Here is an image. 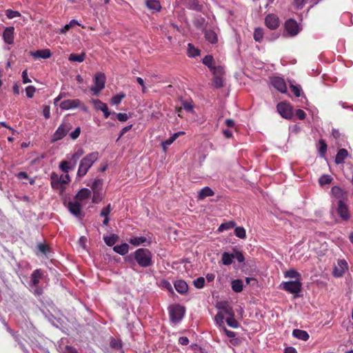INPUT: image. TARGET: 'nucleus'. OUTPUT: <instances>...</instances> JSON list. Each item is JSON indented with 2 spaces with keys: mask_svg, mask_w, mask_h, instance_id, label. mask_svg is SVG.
<instances>
[{
  "mask_svg": "<svg viewBox=\"0 0 353 353\" xmlns=\"http://www.w3.org/2000/svg\"><path fill=\"white\" fill-rule=\"evenodd\" d=\"M125 260L129 263L137 262L141 268H148L153 265L152 254L147 248H139L131 253Z\"/></svg>",
  "mask_w": 353,
  "mask_h": 353,
  "instance_id": "1",
  "label": "nucleus"
},
{
  "mask_svg": "<svg viewBox=\"0 0 353 353\" xmlns=\"http://www.w3.org/2000/svg\"><path fill=\"white\" fill-rule=\"evenodd\" d=\"M99 159V153L97 152H93L87 154L83 157L79 163V169L77 171V176L81 178L84 176L88 170L92 167L94 162Z\"/></svg>",
  "mask_w": 353,
  "mask_h": 353,
  "instance_id": "2",
  "label": "nucleus"
},
{
  "mask_svg": "<svg viewBox=\"0 0 353 353\" xmlns=\"http://www.w3.org/2000/svg\"><path fill=\"white\" fill-rule=\"evenodd\" d=\"M72 126L69 122H63L59 125L57 130L52 135V141L55 142L62 139L68 132L72 129Z\"/></svg>",
  "mask_w": 353,
  "mask_h": 353,
  "instance_id": "3",
  "label": "nucleus"
},
{
  "mask_svg": "<svg viewBox=\"0 0 353 353\" xmlns=\"http://www.w3.org/2000/svg\"><path fill=\"white\" fill-rule=\"evenodd\" d=\"M105 82V76L102 72H98L94 78V85L91 88L93 94L98 95L99 92L104 88Z\"/></svg>",
  "mask_w": 353,
  "mask_h": 353,
  "instance_id": "4",
  "label": "nucleus"
},
{
  "mask_svg": "<svg viewBox=\"0 0 353 353\" xmlns=\"http://www.w3.org/2000/svg\"><path fill=\"white\" fill-rule=\"evenodd\" d=\"M185 314V308L178 304L174 305L170 308V316L172 321L178 323L183 317Z\"/></svg>",
  "mask_w": 353,
  "mask_h": 353,
  "instance_id": "5",
  "label": "nucleus"
},
{
  "mask_svg": "<svg viewBox=\"0 0 353 353\" xmlns=\"http://www.w3.org/2000/svg\"><path fill=\"white\" fill-rule=\"evenodd\" d=\"M59 106L62 110H70L77 108H81L83 110H86L85 106L79 99H68L63 101L59 104Z\"/></svg>",
  "mask_w": 353,
  "mask_h": 353,
  "instance_id": "6",
  "label": "nucleus"
},
{
  "mask_svg": "<svg viewBox=\"0 0 353 353\" xmlns=\"http://www.w3.org/2000/svg\"><path fill=\"white\" fill-rule=\"evenodd\" d=\"M283 288L292 294H298L302 288V283L300 280L291 281L283 283Z\"/></svg>",
  "mask_w": 353,
  "mask_h": 353,
  "instance_id": "7",
  "label": "nucleus"
},
{
  "mask_svg": "<svg viewBox=\"0 0 353 353\" xmlns=\"http://www.w3.org/2000/svg\"><path fill=\"white\" fill-rule=\"evenodd\" d=\"M276 108L282 117L287 119H290L292 117V108L289 103L280 102L277 104Z\"/></svg>",
  "mask_w": 353,
  "mask_h": 353,
  "instance_id": "8",
  "label": "nucleus"
},
{
  "mask_svg": "<svg viewBox=\"0 0 353 353\" xmlns=\"http://www.w3.org/2000/svg\"><path fill=\"white\" fill-rule=\"evenodd\" d=\"M337 205V213L343 220H347L350 217L348 208L345 201H336Z\"/></svg>",
  "mask_w": 353,
  "mask_h": 353,
  "instance_id": "9",
  "label": "nucleus"
},
{
  "mask_svg": "<svg viewBox=\"0 0 353 353\" xmlns=\"http://www.w3.org/2000/svg\"><path fill=\"white\" fill-rule=\"evenodd\" d=\"M271 83L277 90L282 93L287 92V86L284 79L281 77H275L271 79Z\"/></svg>",
  "mask_w": 353,
  "mask_h": 353,
  "instance_id": "10",
  "label": "nucleus"
},
{
  "mask_svg": "<svg viewBox=\"0 0 353 353\" xmlns=\"http://www.w3.org/2000/svg\"><path fill=\"white\" fill-rule=\"evenodd\" d=\"M265 23L270 29L275 30L279 26V19L276 15L269 14L265 17Z\"/></svg>",
  "mask_w": 353,
  "mask_h": 353,
  "instance_id": "11",
  "label": "nucleus"
},
{
  "mask_svg": "<svg viewBox=\"0 0 353 353\" xmlns=\"http://www.w3.org/2000/svg\"><path fill=\"white\" fill-rule=\"evenodd\" d=\"M51 185L54 190H59L63 192L65 189L64 184L61 181V178L57 173L52 172L50 176Z\"/></svg>",
  "mask_w": 353,
  "mask_h": 353,
  "instance_id": "12",
  "label": "nucleus"
},
{
  "mask_svg": "<svg viewBox=\"0 0 353 353\" xmlns=\"http://www.w3.org/2000/svg\"><path fill=\"white\" fill-rule=\"evenodd\" d=\"M285 30L290 36H295L299 32L298 23L294 19H289L285 24Z\"/></svg>",
  "mask_w": 353,
  "mask_h": 353,
  "instance_id": "13",
  "label": "nucleus"
},
{
  "mask_svg": "<svg viewBox=\"0 0 353 353\" xmlns=\"http://www.w3.org/2000/svg\"><path fill=\"white\" fill-rule=\"evenodd\" d=\"M14 28L12 26L6 28L3 32V38L4 41L8 44L14 43Z\"/></svg>",
  "mask_w": 353,
  "mask_h": 353,
  "instance_id": "14",
  "label": "nucleus"
},
{
  "mask_svg": "<svg viewBox=\"0 0 353 353\" xmlns=\"http://www.w3.org/2000/svg\"><path fill=\"white\" fill-rule=\"evenodd\" d=\"M82 206L78 201L69 202L68 210L71 214L76 216H79L81 214Z\"/></svg>",
  "mask_w": 353,
  "mask_h": 353,
  "instance_id": "15",
  "label": "nucleus"
},
{
  "mask_svg": "<svg viewBox=\"0 0 353 353\" xmlns=\"http://www.w3.org/2000/svg\"><path fill=\"white\" fill-rule=\"evenodd\" d=\"M331 192L332 195L336 199V201H345L347 199L346 192L338 186H334L331 190Z\"/></svg>",
  "mask_w": 353,
  "mask_h": 353,
  "instance_id": "16",
  "label": "nucleus"
},
{
  "mask_svg": "<svg viewBox=\"0 0 353 353\" xmlns=\"http://www.w3.org/2000/svg\"><path fill=\"white\" fill-rule=\"evenodd\" d=\"M218 308L224 315L225 314L228 316V317L231 316H234V313L232 308L226 302H222L219 303Z\"/></svg>",
  "mask_w": 353,
  "mask_h": 353,
  "instance_id": "17",
  "label": "nucleus"
},
{
  "mask_svg": "<svg viewBox=\"0 0 353 353\" xmlns=\"http://www.w3.org/2000/svg\"><path fill=\"white\" fill-rule=\"evenodd\" d=\"M91 191L88 188L81 189L76 194L75 199L77 201H83L85 199L90 196Z\"/></svg>",
  "mask_w": 353,
  "mask_h": 353,
  "instance_id": "18",
  "label": "nucleus"
},
{
  "mask_svg": "<svg viewBox=\"0 0 353 353\" xmlns=\"http://www.w3.org/2000/svg\"><path fill=\"white\" fill-rule=\"evenodd\" d=\"M31 55L34 58L48 59L51 57L52 54L49 49H43L31 52Z\"/></svg>",
  "mask_w": 353,
  "mask_h": 353,
  "instance_id": "19",
  "label": "nucleus"
},
{
  "mask_svg": "<svg viewBox=\"0 0 353 353\" xmlns=\"http://www.w3.org/2000/svg\"><path fill=\"white\" fill-rule=\"evenodd\" d=\"M174 288L180 294H185L187 292L188 286L185 281L183 280H178L174 283Z\"/></svg>",
  "mask_w": 353,
  "mask_h": 353,
  "instance_id": "20",
  "label": "nucleus"
},
{
  "mask_svg": "<svg viewBox=\"0 0 353 353\" xmlns=\"http://www.w3.org/2000/svg\"><path fill=\"white\" fill-rule=\"evenodd\" d=\"M292 335L294 337L304 341H307L310 337L308 333L306 331L299 329L294 330Z\"/></svg>",
  "mask_w": 353,
  "mask_h": 353,
  "instance_id": "21",
  "label": "nucleus"
},
{
  "mask_svg": "<svg viewBox=\"0 0 353 353\" xmlns=\"http://www.w3.org/2000/svg\"><path fill=\"white\" fill-rule=\"evenodd\" d=\"M183 133H184L183 132H176L172 137H170L169 139L163 141L161 143V145H162L163 150L165 151L167 148L170 145H171L179 137L180 134H183Z\"/></svg>",
  "mask_w": 353,
  "mask_h": 353,
  "instance_id": "22",
  "label": "nucleus"
},
{
  "mask_svg": "<svg viewBox=\"0 0 353 353\" xmlns=\"http://www.w3.org/2000/svg\"><path fill=\"white\" fill-rule=\"evenodd\" d=\"M214 194V191L210 188L205 187L199 192L198 199L199 200H203L207 196H213Z\"/></svg>",
  "mask_w": 353,
  "mask_h": 353,
  "instance_id": "23",
  "label": "nucleus"
},
{
  "mask_svg": "<svg viewBox=\"0 0 353 353\" xmlns=\"http://www.w3.org/2000/svg\"><path fill=\"white\" fill-rule=\"evenodd\" d=\"M84 154V150L83 148H78L74 153L71 156V158L70 159V164H72L74 167L78 161V160L80 159V157Z\"/></svg>",
  "mask_w": 353,
  "mask_h": 353,
  "instance_id": "24",
  "label": "nucleus"
},
{
  "mask_svg": "<svg viewBox=\"0 0 353 353\" xmlns=\"http://www.w3.org/2000/svg\"><path fill=\"white\" fill-rule=\"evenodd\" d=\"M348 152L345 149H340L336 156L335 163L336 164H341L343 163L345 159L347 157Z\"/></svg>",
  "mask_w": 353,
  "mask_h": 353,
  "instance_id": "25",
  "label": "nucleus"
},
{
  "mask_svg": "<svg viewBox=\"0 0 353 353\" xmlns=\"http://www.w3.org/2000/svg\"><path fill=\"white\" fill-rule=\"evenodd\" d=\"M93 193H101L103 188V181L101 179H95L90 185Z\"/></svg>",
  "mask_w": 353,
  "mask_h": 353,
  "instance_id": "26",
  "label": "nucleus"
},
{
  "mask_svg": "<svg viewBox=\"0 0 353 353\" xmlns=\"http://www.w3.org/2000/svg\"><path fill=\"white\" fill-rule=\"evenodd\" d=\"M85 56L86 54L84 52L79 54L72 53L69 55L68 60L71 62L81 63L85 60Z\"/></svg>",
  "mask_w": 353,
  "mask_h": 353,
  "instance_id": "27",
  "label": "nucleus"
},
{
  "mask_svg": "<svg viewBox=\"0 0 353 353\" xmlns=\"http://www.w3.org/2000/svg\"><path fill=\"white\" fill-rule=\"evenodd\" d=\"M146 6L154 12L159 11L161 8L159 1L157 0H148L146 1Z\"/></svg>",
  "mask_w": 353,
  "mask_h": 353,
  "instance_id": "28",
  "label": "nucleus"
},
{
  "mask_svg": "<svg viewBox=\"0 0 353 353\" xmlns=\"http://www.w3.org/2000/svg\"><path fill=\"white\" fill-rule=\"evenodd\" d=\"M113 250L121 255H125L129 251V245L127 243H122L114 246Z\"/></svg>",
  "mask_w": 353,
  "mask_h": 353,
  "instance_id": "29",
  "label": "nucleus"
},
{
  "mask_svg": "<svg viewBox=\"0 0 353 353\" xmlns=\"http://www.w3.org/2000/svg\"><path fill=\"white\" fill-rule=\"evenodd\" d=\"M205 37L206 40L211 43H216L217 42V35L215 32L212 30H206L205 31Z\"/></svg>",
  "mask_w": 353,
  "mask_h": 353,
  "instance_id": "30",
  "label": "nucleus"
},
{
  "mask_svg": "<svg viewBox=\"0 0 353 353\" xmlns=\"http://www.w3.org/2000/svg\"><path fill=\"white\" fill-rule=\"evenodd\" d=\"M43 273L40 270H34L31 275V282L33 285H37L39 280L42 278Z\"/></svg>",
  "mask_w": 353,
  "mask_h": 353,
  "instance_id": "31",
  "label": "nucleus"
},
{
  "mask_svg": "<svg viewBox=\"0 0 353 353\" xmlns=\"http://www.w3.org/2000/svg\"><path fill=\"white\" fill-rule=\"evenodd\" d=\"M129 242L135 245V246H138L139 245H141V244H143L146 242L148 243V244L150 243V241H148V239L144 237V236H139V237H133V238H131L130 240H129Z\"/></svg>",
  "mask_w": 353,
  "mask_h": 353,
  "instance_id": "32",
  "label": "nucleus"
},
{
  "mask_svg": "<svg viewBox=\"0 0 353 353\" xmlns=\"http://www.w3.org/2000/svg\"><path fill=\"white\" fill-rule=\"evenodd\" d=\"M234 259V254H229L228 252H223L222 254V263L225 265H229L232 264L233 259Z\"/></svg>",
  "mask_w": 353,
  "mask_h": 353,
  "instance_id": "33",
  "label": "nucleus"
},
{
  "mask_svg": "<svg viewBox=\"0 0 353 353\" xmlns=\"http://www.w3.org/2000/svg\"><path fill=\"white\" fill-rule=\"evenodd\" d=\"M103 240L108 246H112L118 241L119 236L115 234L110 236H103Z\"/></svg>",
  "mask_w": 353,
  "mask_h": 353,
  "instance_id": "34",
  "label": "nucleus"
},
{
  "mask_svg": "<svg viewBox=\"0 0 353 353\" xmlns=\"http://www.w3.org/2000/svg\"><path fill=\"white\" fill-rule=\"evenodd\" d=\"M60 169L65 173H68L70 170H73L75 167L70 164L69 161H63L59 165Z\"/></svg>",
  "mask_w": 353,
  "mask_h": 353,
  "instance_id": "35",
  "label": "nucleus"
},
{
  "mask_svg": "<svg viewBox=\"0 0 353 353\" xmlns=\"http://www.w3.org/2000/svg\"><path fill=\"white\" fill-rule=\"evenodd\" d=\"M285 277L295 279V280H301V274L296 270L291 269L285 272Z\"/></svg>",
  "mask_w": 353,
  "mask_h": 353,
  "instance_id": "36",
  "label": "nucleus"
},
{
  "mask_svg": "<svg viewBox=\"0 0 353 353\" xmlns=\"http://www.w3.org/2000/svg\"><path fill=\"white\" fill-rule=\"evenodd\" d=\"M232 288L236 292H241L243 290V282L240 279L234 280L232 282Z\"/></svg>",
  "mask_w": 353,
  "mask_h": 353,
  "instance_id": "37",
  "label": "nucleus"
},
{
  "mask_svg": "<svg viewBox=\"0 0 353 353\" xmlns=\"http://www.w3.org/2000/svg\"><path fill=\"white\" fill-rule=\"evenodd\" d=\"M235 226V223L234 221H228L226 223H223L220 225V226L218 228V232H222L225 230H230L231 228H233Z\"/></svg>",
  "mask_w": 353,
  "mask_h": 353,
  "instance_id": "38",
  "label": "nucleus"
},
{
  "mask_svg": "<svg viewBox=\"0 0 353 353\" xmlns=\"http://www.w3.org/2000/svg\"><path fill=\"white\" fill-rule=\"evenodd\" d=\"M214 321L216 322V324L219 325L221 330L223 329V327L224 326V314L219 312L216 314V315L214 317Z\"/></svg>",
  "mask_w": 353,
  "mask_h": 353,
  "instance_id": "39",
  "label": "nucleus"
},
{
  "mask_svg": "<svg viewBox=\"0 0 353 353\" xmlns=\"http://www.w3.org/2000/svg\"><path fill=\"white\" fill-rule=\"evenodd\" d=\"M263 38V30L260 28H257L254 32V39L256 41L261 43Z\"/></svg>",
  "mask_w": 353,
  "mask_h": 353,
  "instance_id": "40",
  "label": "nucleus"
},
{
  "mask_svg": "<svg viewBox=\"0 0 353 353\" xmlns=\"http://www.w3.org/2000/svg\"><path fill=\"white\" fill-rule=\"evenodd\" d=\"M189 8L196 11H201L203 6L198 0H191L189 3Z\"/></svg>",
  "mask_w": 353,
  "mask_h": 353,
  "instance_id": "41",
  "label": "nucleus"
},
{
  "mask_svg": "<svg viewBox=\"0 0 353 353\" xmlns=\"http://www.w3.org/2000/svg\"><path fill=\"white\" fill-rule=\"evenodd\" d=\"M188 54L190 57H195L199 54V50L194 47L192 43H188Z\"/></svg>",
  "mask_w": 353,
  "mask_h": 353,
  "instance_id": "42",
  "label": "nucleus"
},
{
  "mask_svg": "<svg viewBox=\"0 0 353 353\" xmlns=\"http://www.w3.org/2000/svg\"><path fill=\"white\" fill-rule=\"evenodd\" d=\"M125 94L124 93H120L114 95L111 99V103L112 105H118L121 103V100L125 98Z\"/></svg>",
  "mask_w": 353,
  "mask_h": 353,
  "instance_id": "43",
  "label": "nucleus"
},
{
  "mask_svg": "<svg viewBox=\"0 0 353 353\" xmlns=\"http://www.w3.org/2000/svg\"><path fill=\"white\" fill-rule=\"evenodd\" d=\"M234 234L240 239H245L246 236L245 230L243 227H236L234 230Z\"/></svg>",
  "mask_w": 353,
  "mask_h": 353,
  "instance_id": "44",
  "label": "nucleus"
},
{
  "mask_svg": "<svg viewBox=\"0 0 353 353\" xmlns=\"http://www.w3.org/2000/svg\"><path fill=\"white\" fill-rule=\"evenodd\" d=\"M210 70L212 72L214 77H223L224 74L223 68L221 66L213 67Z\"/></svg>",
  "mask_w": 353,
  "mask_h": 353,
  "instance_id": "45",
  "label": "nucleus"
},
{
  "mask_svg": "<svg viewBox=\"0 0 353 353\" xmlns=\"http://www.w3.org/2000/svg\"><path fill=\"white\" fill-rule=\"evenodd\" d=\"M226 323L229 326H230L233 328H236L239 326V323L234 319V316H231L228 317L226 319Z\"/></svg>",
  "mask_w": 353,
  "mask_h": 353,
  "instance_id": "46",
  "label": "nucleus"
},
{
  "mask_svg": "<svg viewBox=\"0 0 353 353\" xmlns=\"http://www.w3.org/2000/svg\"><path fill=\"white\" fill-rule=\"evenodd\" d=\"M319 150L320 155L321 157H324L325 154L326 152V150H327V144L322 139L319 140Z\"/></svg>",
  "mask_w": 353,
  "mask_h": 353,
  "instance_id": "47",
  "label": "nucleus"
},
{
  "mask_svg": "<svg viewBox=\"0 0 353 353\" xmlns=\"http://www.w3.org/2000/svg\"><path fill=\"white\" fill-rule=\"evenodd\" d=\"M79 25L77 21L72 19L70 21V22L68 24H66L61 30V33H65L67 32L72 27H73L74 25Z\"/></svg>",
  "mask_w": 353,
  "mask_h": 353,
  "instance_id": "48",
  "label": "nucleus"
},
{
  "mask_svg": "<svg viewBox=\"0 0 353 353\" xmlns=\"http://www.w3.org/2000/svg\"><path fill=\"white\" fill-rule=\"evenodd\" d=\"M213 84L217 88H222L223 86V77H214Z\"/></svg>",
  "mask_w": 353,
  "mask_h": 353,
  "instance_id": "49",
  "label": "nucleus"
},
{
  "mask_svg": "<svg viewBox=\"0 0 353 353\" xmlns=\"http://www.w3.org/2000/svg\"><path fill=\"white\" fill-rule=\"evenodd\" d=\"M332 177L330 175H323L320 177L319 181L321 185L329 184L332 182Z\"/></svg>",
  "mask_w": 353,
  "mask_h": 353,
  "instance_id": "50",
  "label": "nucleus"
},
{
  "mask_svg": "<svg viewBox=\"0 0 353 353\" xmlns=\"http://www.w3.org/2000/svg\"><path fill=\"white\" fill-rule=\"evenodd\" d=\"M95 108L97 110H101L102 112L104 110H106V108H108V105L106 103H103L102 101L99 100H95L94 101Z\"/></svg>",
  "mask_w": 353,
  "mask_h": 353,
  "instance_id": "51",
  "label": "nucleus"
},
{
  "mask_svg": "<svg viewBox=\"0 0 353 353\" xmlns=\"http://www.w3.org/2000/svg\"><path fill=\"white\" fill-rule=\"evenodd\" d=\"M194 285L199 289H201L204 286L205 279L203 277H199L193 281Z\"/></svg>",
  "mask_w": 353,
  "mask_h": 353,
  "instance_id": "52",
  "label": "nucleus"
},
{
  "mask_svg": "<svg viewBox=\"0 0 353 353\" xmlns=\"http://www.w3.org/2000/svg\"><path fill=\"white\" fill-rule=\"evenodd\" d=\"M213 62V57L211 55H207L203 59V63L207 65L210 70L213 68L212 63Z\"/></svg>",
  "mask_w": 353,
  "mask_h": 353,
  "instance_id": "53",
  "label": "nucleus"
},
{
  "mask_svg": "<svg viewBox=\"0 0 353 353\" xmlns=\"http://www.w3.org/2000/svg\"><path fill=\"white\" fill-rule=\"evenodd\" d=\"M6 15L8 19H13L14 17H20L21 14L18 11H14L12 10H7L6 12Z\"/></svg>",
  "mask_w": 353,
  "mask_h": 353,
  "instance_id": "54",
  "label": "nucleus"
},
{
  "mask_svg": "<svg viewBox=\"0 0 353 353\" xmlns=\"http://www.w3.org/2000/svg\"><path fill=\"white\" fill-rule=\"evenodd\" d=\"M290 89H291V91L294 93V94L296 97H299L301 96V88L299 85H294L291 84Z\"/></svg>",
  "mask_w": 353,
  "mask_h": 353,
  "instance_id": "55",
  "label": "nucleus"
},
{
  "mask_svg": "<svg viewBox=\"0 0 353 353\" xmlns=\"http://www.w3.org/2000/svg\"><path fill=\"white\" fill-rule=\"evenodd\" d=\"M110 346L112 348L119 350L121 349L122 347L121 342L120 341L116 340L114 339H112L110 341Z\"/></svg>",
  "mask_w": 353,
  "mask_h": 353,
  "instance_id": "56",
  "label": "nucleus"
},
{
  "mask_svg": "<svg viewBox=\"0 0 353 353\" xmlns=\"http://www.w3.org/2000/svg\"><path fill=\"white\" fill-rule=\"evenodd\" d=\"M37 249L40 252L45 254H46L49 252V248L46 245L43 243L38 244Z\"/></svg>",
  "mask_w": 353,
  "mask_h": 353,
  "instance_id": "57",
  "label": "nucleus"
},
{
  "mask_svg": "<svg viewBox=\"0 0 353 353\" xmlns=\"http://www.w3.org/2000/svg\"><path fill=\"white\" fill-rule=\"evenodd\" d=\"M26 92L28 98H32L35 92V88L32 85L28 86L26 88Z\"/></svg>",
  "mask_w": 353,
  "mask_h": 353,
  "instance_id": "58",
  "label": "nucleus"
},
{
  "mask_svg": "<svg viewBox=\"0 0 353 353\" xmlns=\"http://www.w3.org/2000/svg\"><path fill=\"white\" fill-rule=\"evenodd\" d=\"M111 212V206L110 204H108L107 207L102 209L101 212V216L105 217H108L109 214Z\"/></svg>",
  "mask_w": 353,
  "mask_h": 353,
  "instance_id": "59",
  "label": "nucleus"
},
{
  "mask_svg": "<svg viewBox=\"0 0 353 353\" xmlns=\"http://www.w3.org/2000/svg\"><path fill=\"white\" fill-rule=\"evenodd\" d=\"M81 132V128L79 127L77 128L73 132L70 134V137L72 139H76L79 137Z\"/></svg>",
  "mask_w": 353,
  "mask_h": 353,
  "instance_id": "60",
  "label": "nucleus"
},
{
  "mask_svg": "<svg viewBox=\"0 0 353 353\" xmlns=\"http://www.w3.org/2000/svg\"><path fill=\"white\" fill-rule=\"evenodd\" d=\"M102 200L101 193H93L92 202L98 203Z\"/></svg>",
  "mask_w": 353,
  "mask_h": 353,
  "instance_id": "61",
  "label": "nucleus"
},
{
  "mask_svg": "<svg viewBox=\"0 0 353 353\" xmlns=\"http://www.w3.org/2000/svg\"><path fill=\"white\" fill-rule=\"evenodd\" d=\"M234 254V259H236L239 263H242L244 261L245 258L243 254L239 251H236Z\"/></svg>",
  "mask_w": 353,
  "mask_h": 353,
  "instance_id": "62",
  "label": "nucleus"
},
{
  "mask_svg": "<svg viewBox=\"0 0 353 353\" xmlns=\"http://www.w3.org/2000/svg\"><path fill=\"white\" fill-rule=\"evenodd\" d=\"M116 116L118 120L121 122L125 121L128 119V116L125 113H118Z\"/></svg>",
  "mask_w": 353,
  "mask_h": 353,
  "instance_id": "63",
  "label": "nucleus"
},
{
  "mask_svg": "<svg viewBox=\"0 0 353 353\" xmlns=\"http://www.w3.org/2000/svg\"><path fill=\"white\" fill-rule=\"evenodd\" d=\"M222 330L229 338H234L236 336V333L234 332L228 330L225 327H223Z\"/></svg>",
  "mask_w": 353,
  "mask_h": 353,
  "instance_id": "64",
  "label": "nucleus"
}]
</instances>
